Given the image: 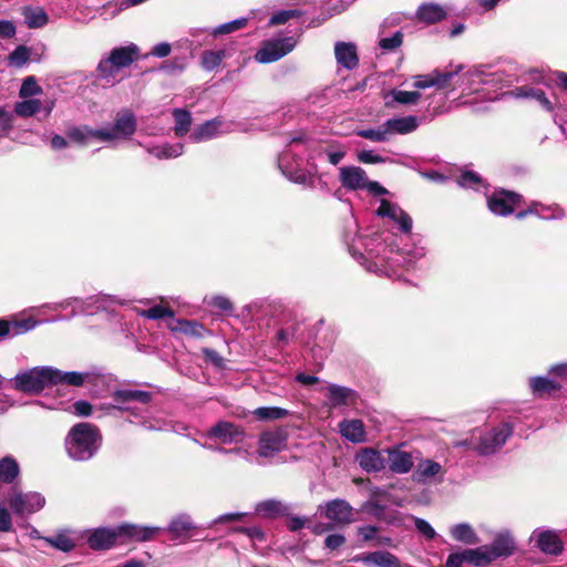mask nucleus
Masks as SVG:
<instances>
[{"mask_svg":"<svg viewBox=\"0 0 567 567\" xmlns=\"http://www.w3.org/2000/svg\"><path fill=\"white\" fill-rule=\"evenodd\" d=\"M113 403L100 404L97 410L103 411L101 415L117 417L126 414L125 422L143 427L146 431H164L167 422L155 416L150 403L153 393L135 389H120L112 392Z\"/></svg>","mask_w":567,"mask_h":567,"instance_id":"obj_1","label":"nucleus"},{"mask_svg":"<svg viewBox=\"0 0 567 567\" xmlns=\"http://www.w3.org/2000/svg\"><path fill=\"white\" fill-rule=\"evenodd\" d=\"M113 403L100 404L97 410L103 411L101 415L117 417L126 414L125 422L143 427L146 431H164L167 422L155 416L150 403L153 393L135 389H120L112 392Z\"/></svg>","mask_w":567,"mask_h":567,"instance_id":"obj_2","label":"nucleus"},{"mask_svg":"<svg viewBox=\"0 0 567 567\" xmlns=\"http://www.w3.org/2000/svg\"><path fill=\"white\" fill-rule=\"evenodd\" d=\"M101 443L99 427L86 422L73 425L64 442L68 456L76 462L91 460L100 450Z\"/></svg>","mask_w":567,"mask_h":567,"instance_id":"obj_3","label":"nucleus"},{"mask_svg":"<svg viewBox=\"0 0 567 567\" xmlns=\"http://www.w3.org/2000/svg\"><path fill=\"white\" fill-rule=\"evenodd\" d=\"M303 141L301 137H293L278 157V167L281 173L291 182L300 185H312L313 176L306 172L302 165Z\"/></svg>","mask_w":567,"mask_h":567,"instance_id":"obj_4","label":"nucleus"},{"mask_svg":"<svg viewBox=\"0 0 567 567\" xmlns=\"http://www.w3.org/2000/svg\"><path fill=\"white\" fill-rule=\"evenodd\" d=\"M51 367L39 365L18 372L13 378L9 379L8 385L21 393L38 395L47 388L52 386Z\"/></svg>","mask_w":567,"mask_h":567,"instance_id":"obj_5","label":"nucleus"},{"mask_svg":"<svg viewBox=\"0 0 567 567\" xmlns=\"http://www.w3.org/2000/svg\"><path fill=\"white\" fill-rule=\"evenodd\" d=\"M402 21L401 13H392L380 23L378 48L382 53L396 52L403 44L404 33L400 27Z\"/></svg>","mask_w":567,"mask_h":567,"instance_id":"obj_6","label":"nucleus"},{"mask_svg":"<svg viewBox=\"0 0 567 567\" xmlns=\"http://www.w3.org/2000/svg\"><path fill=\"white\" fill-rule=\"evenodd\" d=\"M514 424L506 421L484 432L477 443H473V450L480 455H492L505 444L513 434Z\"/></svg>","mask_w":567,"mask_h":567,"instance_id":"obj_7","label":"nucleus"},{"mask_svg":"<svg viewBox=\"0 0 567 567\" xmlns=\"http://www.w3.org/2000/svg\"><path fill=\"white\" fill-rule=\"evenodd\" d=\"M296 45L297 39L293 35L268 39L255 53V60L262 64L276 62L292 52Z\"/></svg>","mask_w":567,"mask_h":567,"instance_id":"obj_8","label":"nucleus"},{"mask_svg":"<svg viewBox=\"0 0 567 567\" xmlns=\"http://www.w3.org/2000/svg\"><path fill=\"white\" fill-rule=\"evenodd\" d=\"M136 131V118L131 111L123 110L114 118V123L99 128L100 142H113L117 140H127Z\"/></svg>","mask_w":567,"mask_h":567,"instance_id":"obj_9","label":"nucleus"},{"mask_svg":"<svg viewBox=\"0 0 567 567\" xmlns=\"http://www.w3.org/2000/svg\"><path fill=\"white\" fill-rule=\"evenodd\" d=\"M7 502L17 515L22 516L40 511L45 504V498L38 492L23 493L17 485H12Z\"/></svg>","mask_w":567,"mask_h":567,"instance_id":"obj_10","label":"nucleus"},{"mask_svg":"<svg viewBox=\"0 0 567 567\" xmlns=\"http://www.w3.org/2000/svg\"><path fill=\"white\" fill-rule=\"evenodd\" d=\"M125 301L116 296L111 295H96L87 298L76 297V305L71 311L69 317H58L52 321H59L64 319L74 318L76 316H91L100 310H107L111 305H124Z\"/></svg>","mask_w":567,"mask_h":567,"instance_id":"obj_11","label":"nucleus"},{"mask_svg":"<svg viewBox=\"0 0 567 567\" xmlns=\"http://www.w3.org/2000/svg\"><path fill=\"white\" fill-rule=\"evenodd\" d=\"M279 306L269 301L260 300L250 305V330L258 329L259 336L267 334L275 324V317Z\"/></svg>","mask_w":567,"mask_h":567,"instance_id":"obj_12","label":"nucleus"},{"mask_svg":"<svg viewBox=\"0 0 567 567\" xmlns=\"http://www.w3.org/2000/svg\"><path fill=\"white\" fill-rule=\"evenodd\" d=\"M231 132V124L225 123L218 117L208 120L190 132L189 140L193 143H202Z\"/></svg>","mask_w":567,"mask_h":567,"instance_id":"obj_13","label":"nucleus"},{"mask_svg":"<svg viewBox=\"0 0 567 567\" xmlns=\"http://www.w3.org/2000/svg\"><path fill=\"white\" fill-rule=\"evenodd\" d=\"M461 68L457 75L455 85L462 87L463 93L472 94L481 90L483 85H489L493 80L487 79V70L475 68L462 73L463 66L457 65L455 69Z\"/></svg>","mask_w":567,"mask_h":567,"instance_id":"obj_14","label":"nucleus"},{"mask_svg":"<svg viewBox=\"0 0 567 567\" xmlns=\"http://www.w3.org/2000/svg\"><path fill=\"white\" fill-rule=\"evenodd\" d=\"M288 442V432L284 427L266 431L259 439L258 454L269 457L285 450Z\"/></svg>","mask_w":567,"mask_h":567,"instance_id":"obj_15","label":"nucleus"},{"mask_svg":"<svg viewBox=\"0 0 567 567\" xmlns=\"http://www.w3.org/2000/svg\"><path fill=\"white\" fill-rule=\"evenodd\" d=\"M522 196L514 192L497 190L487 198L489 210L498 216H508L514 213L515 207L520 203Z\"/></svg>","mask_w":567,"mask_h":567,"instance_id":"obj_16","label":"nucleus"},{"mask_svg":"<svg viewBox=\"0 0 567 567\" xmlns=\"http://www.w3.org/2000/svg\"><path fill=\"white\" fill-rule=\"evenodd\" d=\"M319 509L326 518L337 524H349L354 520L353 507L346 499L329 501L324 505H320Z\"/></svg>","mask_w":567,"mask_h":567,"instance_id":"obj_17","label":"nucleus"},{"mask_svg":"<svg viewBox=\"0 0 567 567\" xmlns=\"http://www.w3.org/2000/svg\"><path fill=\"white\" fill-rule=\"evenodd\" d=\"M163 528L156 526H142L136 524H121L116 526L118 539L121 542H147L153 539Z\"/></svg>","mask_w":567,"mask_h":567,"instance_id":"obj_18","label":"nucleus"},{"mask_svg":"<svg viewBox=\"0 0 567 567\" xmlns=\"http://www.w3.org/2000/svg\"><path fill=\"white\" fill-rule=\"evenodd\" d=\"M461 68L452 69L450 71H435L425 75H417L414 79L413 87L415 91L435 86L437 89H447L454 81L455 75L458 74Z\"/></svg>","mask_w":567,"mask_h":567,"instance_id":"obj_19","label":"nucleus"},{"mask_svg":"<svg viewBox=\"0 0 567 567\" xmlns=\"http://www.w3.org/2000/svg\"><path fill=\"white\" fill-rule=\"evenodd\" d=\"M39 324L32 318L7 319L0 318V341L12 339L33 330Z\"/></svg>","mask_w":567,"mask_h":567,"instance_id":"obj_20","label":"nucleus"},{"mask_svg":"<svg viewBox=\"0 0 567 567\" xmlns=\"http://www.w3.org/2000/svg\"><path fill=\"white\" fill-rule=\"evenodd\" d=\"M326 396L331 409L353 405L358 399L354 390L334 383L326 386Z\"/></svg>","mask_w":567,"mask_h":567,"instance_id":"obj_21","label":"nucleus"},{"mask_svg":"<svg viewBox=\"0 0 567 567\" xmlns=\"http://www.w3.org/2000/svg\"><path fill=\"white\" fill-rule=\"evenodd\" d=\"M208 436L220 443H238L245 437V431L234 423L220 421L208 431Z\"/></svg>","mask_w":567,"mask_h":567,"instance_id":"obj_22","label":"nucleus"},{"mask_svg":"<svg viewBox=\"0 0 567 567\" xmlns=\"http://www.w3.org/2000/svg\"><path fill=\"white\" fill-rule=\"evenodd\" d=\"M378 216L380 217H389L390 219L396 221L400 226V229L403 233H410L412 229V219L411 217L402 210L398 205L382 199L380 202V206L377 210Z\"/></svg>","mask_w":567,"mask_h":567,"instance_id":"obj_23","label":"nucleus"},{"mask_svg":"<svg viewBox=\"0 0 567 567\" xmlns=\"http://www.w3.org/2000/svg\"><path fill=\"white\" fill-rule=\"evenodd\" d=\"M339 181L349 190L364 189L368 176L359 166H343L339 168Z\"/></svg>","mask_w":567,"mask_h":567,"instance_id":"obj_24","label":"nucleus"},{"mask_svg":"<svg viewBox=\"0 0 567 567\" xmlns=\"http://www.w3.org/2000/svg\"><path fill=\"white\" fill-rule=\"evenodd\" d=\"M359 466L368 473L381 472L386 467V460L378 450L365 447L357 454Z\"/></svg>","mask_w":567,"mask_h":567,"instance_id":"obj_25","label":"nucleus"},{"mask_svg":"<svg viewBox=\"0 0 567 567\" xmlns=\"http://www.w3.org/2000/svg\"><path fill=\"white\" fill-rule=\"evenodd\" d=\"M385 452L388 453L386 465L391 472L406 474L412 470L414 462L411 453L400 449H386Z\"/></svg>","mask_w":567,"mask_h":567,"instance_id":"obj_26","label":"nucleus"},{"mask_svg":"<svg viewBox=\"0 0 567 567\" xmlns=\"http://www.w3.org/2000/svg\"><path fill=\"white\" fill-rule=\"evenodd\" d=\"M528 385L532 394L538 399L549 398L554 392L561 389V382L551 379L550 375L546 377H532L528 379Z\"/></svg>","mask_w":567,"mask_h":567,"instance_id":"obj_27","label":"nucleus"},{"mask_svg":"<svg viewBox=\"0 0 567 567\" xmlns=\"http://www.w3.org/2000/svg\"><path fill=\"white\" fill-rule=\"evenodd\" d=\"M117 539L116 526L113 528L100 527L91 533L87 544L94 550H104L112 547Z\"/></svg>","mask_w":567,"mask_h":567,"instance_id":"obj_28","label":"nucleus"},{"mask_svg":"<svg viewBox=\"0 0 567 567\" xmlns=\"http://www.w3.org/2000/svg\"><path fill=\"white\" fill-rule=\"evenodd\" d=\"M195 525L188 514H179L175 516L167 526V532L172 535L173 540L185 543L189 536V530L194 529Z\"/></svg>","mask_w":567,"mask_h":567,"instance_id":"obj_29","label":"nucleus"},{"mask_svg":"<svg viewBox=\"0 0 567 567\" xmlns=\"http://www.w3.org/2000/svg\"><path fill=\"white\" fill-rule=\"evenodd\" d=\"M51 379L52 386L58 384H66L71 386H82L87 380L91 378L89 372H78V371H62L56 368L51 367Z\"/></svg>","mask_w":567,"mask_h":567,"instance_id":"obj_30","label":"nucleus"},{"mask_svg":"<svg viewBox=\"0 0 567 567\" xmlns=\"http://www.w3.org/2000/svg\"><path fill=\"white\" fill-rule=\"evenodd\" d=\"M334 55L338 64L347 70H353L359 64L357 47L351 42H337Z\"/></svg>","mask_w":567,"mask_h":567,"instance_id":"obj_31","label":"nucleus"},{"mask_svg":"<svg viewBox=\"0 0 567 567\" xmlns=\"http://www.w3.org/2000/svg\"><path fill=\"white\" fill-rule=\"evenodd\" d=\"M340 434L352 443H363L367 441L364 424L359 419L343 420L339 423Z\"/></svg>","mask_w":567,"mask_h":567,"instance_id":"obj_32","label":"nucleus"},{"mask_svg":"<svg viewBox=\"0 0 567 567\" xmlns=\"http://www.w3.org/2000/svg\"><path fill=\"white\" fill-rule=\"evenodd\" d=\"M289 506L277 499H265L255 506V514L262 518L274 519L289 514Z\"/></svg>","mask_w":567,"mask_h":567,"instance_id":"obj_33","label":"nucleus"},{"mask_svg":"<svg viewBox=\"0 0 567 567\" xmlns=\"http://www.w3.org/2000/svg\"><path fill=\"white\" fill-rule=\"evenodd\" d=\"M391 137L395 134L405 135L417 130L420 118L415 115L392 117L385 121Z\"/></svg>","mask_w":567,"mask_h":567,"instance_id":"obj_34","label":"nucleus"},{"mask_svg":"<svg viewBox=\"0 0 567 567\" xmlns=\"http://www.w3.org/2000/svg\"><path fill=\"white\" fill-rule=\"evenodd\" d=\"M138 55V48L135 44H130L127 47H118L114 48L110 54V60L120 68V70L130 66Z\"/></svg>","mask_w":567,"mask_h":567,"instance_id":"obj_35","label":"nucleus"},{"mask_svg":"<svg viewBox=\"0 0 567 567\" xmlns=\"http://www.w3.org/2000/svg\"><path fill=\"white\" fill-rule=\"evenodd\" d=\"M487 79L493 80L489 86H509L517 81L516 65L507 63L495 71H487Z\"/></svg>","mask_w":567,"mask_h":567,"instance_id":"obj_36","label":"nucleus"},{"mask_svg":"<svg viewBox=\"0 0 567 567\" xmlns=\"http://www.w3.org/2000/svg\"><path fill=\"white\" fill-rule=\"evenodd\" d=\"M495 560L502 557H508L514 553L515 542L508 533L498 534L491 545H487Z\"/></svg>","mask_w":567,"mask_h":567,"instance_id":"obj_37","label":"nucleus"},{"mask_svg":"<svg viewBox=\"0 0 567 567\" xmlns=\"http://www.w3.org/2000/svg\"><path fill=\"white\" fill-rule=\"evenodd\" d=\"M420 99L421 93L419 91H403L398 89L391 90L384 96L388 107H394L395 104L415 105Z\"/></svg>","mask_w":567,"mask_h":567,"instance_id":"obj_38","label":"nucleus"},{"mask_svg":"<svg viewBox=\"0 0 567 567\" xmlns=\"http://www.w3.org/2000/svg\"><path fill=\"white\" fill-rule=\"evenodd\" d=\"M509 94L516 99H533L536 100L546 111H553V104L547 99L545 92L537 87L532 86H518Z\"/></svg>","mask_w":567,"mask_h":567,"instance_id":"obj_39","label":"nucleus"},{"mask_svg":"<svg viewBox=\"0 0 567 567\" xmlns=\"http://www.w3.org/2000/svg\"><path fill=\"white\" fill-rule=\"evenodd\" d=\"M537 545L543 553L550 555H558L564 549L559 536L551 530L540 532L537 537Z\"/></svg>","mask_w":567,"mask_h":567,"instance_id":"obj_40","label":"nucleus"},{"mask_svg":"<svg viewBox=\"0 0 567 567\" xmlns=\"http://www.w3.org/2000/svg\"><path fill=\"white\" fill-rule=\"evenodd\" d=\"M450 535L454 540L466 545H476L480 542L476 532L468 523H458L452 525L450 527Z\"/></svg>","mask_w":567,"mask_h":567,"instance_id":"obj_41","label":"nucleus"},{"mask_svg":"<svg viewBox=\"0 0 567 567\" xmlns=\"http://www.w3.org/2000/svg\"><path fill=\"white\" fill-rule=\"evenodd\" d=\"M247 24H248V18L241 17V18L235 19L233 21L219 24L214 29L205 28V29L193 30L190 32V34L193 37H195L197 33L204 32V33H208L210 35L217 37V35H223V34H229L234 31L245 28Z\"/></svg>","mask_w":567,"mask_h":567,"instance_id":"obj_42","label":"nucleus"},{"mask_svg":"<svg viewBox=\"0 0 567 567\" xmlns=\"http://www.w3.org/2000/svg\"><path fill=\"white\" fill-rule=\"evenodd\" d=\"M120 71V68L114 65L110 58L106 56L100 60L95 70V76L97 80L103 81L105 85L112 86L116 83V76Z\"/></svg>","mask_w":567,"mask_h":567,"instance_id":"obj_43","label":"nucleus"},{"mask_svg":"<svg viewBox=\"0 0 567 567\" xmlns=\"http://www.w3.org/2000/svg\"><path fill=\"white\" fill-rule=\"evenodd\" d=\"M20 475V466L14 457L8 455L0 460V483L13 484Z\"/></svg>","mask_w":567,"mask_h":567,"instance_id":"obj_44","label":"nucleus"},{"mask_svg":"<svg viewBox=\"0 0 567 567\" xmlns=\"http://www.w3.org/2000/svg\"><path fill=\"white\" fill-rule=\"evenodd\" d=\"M172 115L174 118V134L177 137H183L187 135L190 131L193 122L190 112L185 109H174L172 111Z\"/></svg>","mask_w":567,"mask_h":567,"instance_id":"obj_45","label":"nucleus"},{"mask_svg":"<svg viewBox=\"0 0 567 567\" xmlns=\"http://www.w3.org/2000/svg\"><path fill=\"white\" fill-rule=\"evenodd\" d=\"M465 554L467 564H472L476 567H485L495 560V556H492L487 545L465 549Z\"/></svg>","mask_w":567,"mask_h":567,"instance_id":"obj_46","label":"nucleus"},{"mask_svg":"<svg viewBox=\"0 0 567 567\" xmlns=\"http://www.w3.org/2000/svg\"><path fill=\"white\" fill-rule=\"evenodd\" d=\"M530 208L533 209L532 215L545 220L561 219L565 216L564 210L558 205L547 206L538 202H533Z\"/></svg>","mask_w":567,"mask_h":567,"instance_id":"obj_47","label":"nucleus"},{"mask_svg":"<svg viewBox=\"0 0 567 567\" xmlns=\"http://www.w3.org/2000/svg\"><path fill=\"white\" fill-rule=\"evenodd\" d=\"M25 24L31 29L42 28L48 23V14L39 7H25L22 11Z\"/></svg>","mask_w":567,"mask_h":567,"instance_id":"obj_48","label":"nucleus"},{"mask_svg":"<svg viewBox=\"0 0 567 567\" xmlns=\"http://www.w3.org/2000/svg\"><path fill=\"white\" fill-rule=\"evenodd\" d=\"M362 560L365 564H373L378 567H400L398 557L389 551H373L368 554Z\"/></svg>","mask_w":567,"mask_h":567,"instance_id":"obj_49","label":"nucleus"},{"mask_svg":"<svg viewBox=\"0 0 567 567\" xmlns=\"http://www.w3.org/2000/svg\"><path fill=\"white\" fill-rule=\"evenodd\" d=\"M445 10L436 3L422 4L417 10V17L426 23H435L445 18Z\"/></svg>","mask_w":567,"mask_h":567,"instance_id":"obj_50","label":"nucleus"},{"mask_svg":"<svg viewBox=\"0 0 567 567\" xmlns=\"http://www.w3.org/2000/svg\"><path fill=\"white\" fill-rule=\"evenodd\" d=\"M148 153L158 159L175 158L184 153V144H163L148 148Z\"/></svg>","mask_w":567,"mask_h":567,"instance_id":"obj_51","label":"nucleus"},{"mask_svg":"<svg viewBox=\"0 0 567 567\" xmlns=\"http://www.w3.org/2000/svg\"><path fill=\"white\" fill-rule=\"evenodd\" d=\"M355 134L374 143H385L391 140L386 122L377 127L359 130Z\"/></svg>","mask_w":567,"mask_h":567,"instance_id":"obj_52","label":"nucleus"},{"mask_svg":"<svg viewBox=\"0 0 567 567\" xmlns=\"http://www.w3.org/2000/svg\"><path fill=\"white\" fill-rule=\"evenodd\" d=\"M99 128H92L87 125L72 126L68 130L66 136L73 142L84 144L89 138L99 141Z\"/></svg>","mask_w":567,"mask_h":567,"instance_id":"obj_53","label":"nucleus"},{"mask_svg":"<svg viewBox=\"0 0 567 567\" xmlns=\"http://www.w3.org/2000/svg\"><path fill=\"white\" fill-rule=\"evenodd\" d=\"M457 184L463 188H471L476 192L486 188L485 181L477 173H475L473 171H464L457 177Z\"/></svg>","mask_w":567,"mask_h":567,"instance_id":"obj_54","label":"nucleus"},{"mask_svg":"<svg viewBox=\"0 0 567 567\" xmlns=\"http://www.w3.org/2000/svg\"><path fill=\"white\" fill-rule=\"evenodd\" d=\"M173 331H179L186 336L202 338L205 333V328L197 321L179 319L176 321V326L172 327Z\"/></svg>","mask_w":567,"mask_h":567,"instance_id":"obj_55","label":"nucleus"},{"mask_svg":"<svg viewBox=\"0 0 567 567\" xmlns=\"http://www.w3.org/2000/svg\"><path fill=\"white\" fill-rule=\"evenodd\" d=\"M346 240H347V244L349 247V252L352 255V257L355 260H358L362 266H364V268L368 271L375 272V274H384V275L389 276L388 271L385 269H383V266L381 267L378 261L368 260V258L357 249L354 244H350V241L348 239H346Z\"/></svg>","mask_w":567,"mask_h":567,"instance_id":"obj_56","label":"nucleus"},{"mask_svg":"<svg viewBox=\"0 0 567 567\" xmlns=\"http://www.w3.org/2000/svg\"><path fill=\"white\" fill-rule=\"evenodd\" d=\"M42 111V102L38 99L23 100L14 104V113L20 117H30Z\"/></svg>","mask_w":567,"mask_h":567,"instance_id":"obj_57","label":"nucleus"},{"mask_svg":"<svg viewBox=\"0 0 567 567\" xmlns=\"http://www.w3.org/2000/svg\"><path fill=\"white\" fill-rule=\"evenodd\" d=\"M441 472V464L430 458L421 461L416 468V475L419 476V481H425L427 478L434 477Z\"/></svg>","mask_w":567,"mask_h":567,"instance_id":"obj_58","label":"nucleus"},{"mask_svg":"<svg viewBox=\"0 0 567 567\" xmlns=\"http://www.w3.org/2000/svg\"><path fill=\"white\" fill-rule=\"evenodd\" d=\"M252 414L260 421L284 419L290 414L286 409L278 406H262L256 409Z\"/></svg>","mask_w":567,"mask_h":567,"instance_id":"obj_59","label":"nucleus"},{"mask_svg":"<svg viewBox=\"0 0 567 567\" xmlns=\"http://www.w3.org/2000/svg\"><path fill=\"white\" fill-rule=\"evenodd\" d=\"M44 540L53 548L63 553H69L75 547V542L65 532L45 537Z\"/></svg>","mask_w":567,"mask_h":567,"instance_id":"obj_60","label":"nucleus"},{"mask_svg":"<svg viewBox=\"0 0 567 567\" xmlns=\"http://www.w3.org/2000/svg\"><path fill=\"white\" fill-rule=\"evenodd\" d=\"M224 58H225L224 50L205 51L202 54V66L207 71H213L221 63Z\"/></svg>","mask_w":567,"mask_h":567,"instance_id":"obj_61","label":"nucleus"},{"mask_svg":"<svg viewBox=\"0 0 567 567\" xmlns=\"http://www.w3.org/2000/svg\"><path fill=\"white\" fill-rule=\"evenodd\" d=\"M42 87L38 84L34 76H27L20 87L19 95L21 99H28L41 94Z\"/></svg>","mask_w":567,"mask_h":567,"instance_id":"obj_62","label":"nucleus"},{"mask_svg":"<svg viewBox=\"0 0 567 567\" xmlns=\"http://www.w3.org/2000/svg\"><path fill=\"white\" fill-rule=\"evenodd\" d=\"M30 58V49L25 45H18L8 56L10 65L21 68Z\"/></svg>","mask_w":567,"mask_h":567,"instance_id":"obj_63","label":"nucleus"},{"mask_svg":"<svg viewBox=\"0 0 567 567\" xmlns=\"http://www.w3.org/2000/svg\"><path fill=\"white\" fill-rule=\"evenodd\" d=\"M142 317L151 319V320H158L167 317H173L174 312L172 309L163 307V306H154L148 309H145L141 312Z\"/></svg>","mask_w":567,"mask_h":567,"instance_id":"obj_64","label":"nucleus"}]
</instances>
